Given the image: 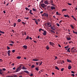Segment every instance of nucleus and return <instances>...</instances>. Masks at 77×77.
Here are the masks:
<instances>
[{
	"label": "nucleus",
	"instance_id": "obj_31",
	"mask_svg": "<svg viewBox=\"0 0 77 77\" xmlns=\"http://www.w3.org/2000/svg\"><path fill=\"white\" fill-rule=\"evenodd\" d=\"M17 59H20V58H21V57H20V56H18V57H17Z\"/></svg>",
	"mask_w": 77,
	"mask_h": 77
},
{
	"label": "nucleus",
	"instance_id": "obj_49",
	"mask_svg": "<svg viewBox=\"0 0 77 77\" xmlns=\"http://www.w3.org/2000/svg\"><path fill=\"white\" fill-rule=\"evenodd\" d=\"M50 23H47V25L48 26H49V25H50Z\"/></svg>",
	"mask_w": 77,
	"mask_h": 77
},
{
	"label": "nucleus",
	"instance_id": "obj_13",
	"mask_svg": "<svg viewBox=\"0 0 77 77\" xmlns=\"http://www.w3.org/2000/svg\"><path fill=\"white\" fill-rule=\"evenodd\" d=\"M24 72H26V73H27V74H29V71H28L24 70Z\"/></svg>",
	"mask_w": 77,
	"mask_h": 77
},
{
	"label": "nucleus",
	"instance_id": "obj_6",
	"mask_svg": "<svg viewBox=\"0 0 77 77\" xmlns=\"http://www.w3.org/2000/svg\"><path fill=\"white\" fill-rule=\"evenodd\" d=\"M8 54V56H11V54H10V53H11V51L9 50L8 51V52H7Z\"/></svg>",
	"mask_w": 77,
	"mask_h": 77
},
{
	"label": "nucleus",
	"instance_id": "obj_2",
	"mask_svg": "<svg viewBox=\"0 0 77 77\" xmlns=\"http://www.w3.org/2000/svg\"><path fill=\"white\" fill-rule=\"evenodd\" d=\"M20 68L21 66H20L18 68L16 71V72H19V71H20V69H21Z\"/></svg>",
	"mask_w": 77,
	"mask_h": 77
},
{
	"label": "nucleus",
	"instance_id": "obj_41",
	"mask_svg": "<svg viewBox=\"0 0 77 77\" xmlns=\"http://www.w3.org/2000/svg\"><path fill=\"white\" fill-rule=\"evenodd\" d=\"M14 27H15V26H16V23H14Z\"/></svg>",
	"mask_w": 77,
	"mask_h": 77
},
{
	"label": "nucleus",
	"instance_id": "obj_1",
	"mask_svg": "<svg viewBox=\"0 0 77 77\" xmlns=\"http://www.w3.org/2000/svg\"><path fill=\"white\" fill-rule=\"evenodd\" d=\"M48 13H44L43 14H42V17H48Z\"/></svg>",
	"mask_w": 77,
	"mask_h": 77
},
{
	"label": "nucleus",
	"instance_id": "obj_52",
	"mask_svg": "<svg viewBox=\"0 0 77 77\" xmlns=\"http://www.w3.org/2000/svg\"><path fill=\"white\" fill-rule=\"evenodd\" d=\"M30 14H31V15H33V14L32 12H29Z\"/></svg>",
	"mask_w": 77,
	"mask_h": 77
},
{
	"label": "nucleus",
	"instance_id": "obj_45",
	"mask_svg": "<svg viewBox=\"0 0 77 77\" xmlns=\"http://www.w3.org/2000/svg\"><path fill=\"white\" fill-rule=\"evenodd\" d=\"M72 76H73V77H74V76H75V75H74V74H72Z\"/></svg>",
	"mask_w": 77,
	"mask_h": 77
},
{
	"label": "nucleus",
	"instance_id": "obj_17",
	"mask_svg": "<svg viewBox=\"0 0 77 77\" xmlns=\"http://www.w3.org/2000/svg\"><path fill=\"white\" fill-rule=\"evenodd\" d=\"M67 10L66 9H63L62 10V12H63V11H66Z\"/></svg>",
	"mask_w": 77,
	"mask_h": 77
},
{
	"label": "nucleus",
	"instance_id": "obj_53",
	"mask_svg": "<svg viewBox=\"0 0 77 77\" xmlns=\"http://www.w3.org/2000/svg\"><path fill=\"white\" fill-rule=\"evenodd\" d=\"M3 61V60L2 59H0V62H2Z\"/></svg>",
	"mask_w": 77,
	"mask_h": 77
},
{
	"label": "nucleus",
	"instance_id": "obj_42",
	"mask_svg": "<svg viewBox=\"0 0 77 77\" xmlns=\"http://www.w3.org/2000/svg\"><path fill=\"white\" fill-rule=\"evenodd\" d=\"M69 47V45H67V46L65 47H64V48H68Z\"/></svg>",
	"mask_w": 77,
	"mask_h": 77
},
{
	"label": "nucleus",
	"instance_id": "obj_62",
	"mask_svg": "<svg viewBox=\"0 0 77 77\" xmlns=\"http://www.w3.org/2000/svg\"><path fill=\"white\" fill-rule=\"evenodd\" d=\"M32 12V10H30V11H29V13L30 12Z\"/></svg>",
	"mask_w": 77,
	"mask_h": 77
},
{
	"label": "nucleus",
	"instance_id": "obj_7",
	"mask_svg": "<svg viewBox=\"0 0 77 77\" xmlns=\"http://www.w3.org/2000/svg\"><path fill=\"white\" fill-rule=\"evenodd\" d=\"M44 3L45 4H46V5H48V1H45Z\"/></svg>",
	"mask_w": 77,
	"mask_h": 77
},
{
	"label": "nucleus",
	"instance_id": "obj_40",
	"mask_svg": "<svg viewBox=\"0 0 77 77\" xmlns=\"http://www.w3.org/2000/svg\"><path fill=\"white\" fill-rule=\"evenodd\" d=\"M7 48L8 50H9V49H10V48H9V46H7Z\"/></svg>",
	"mask_w": 77,
	"mask_h": 77
},
{
	"label": "nucleus",
	"instance_id": "obj_26",
	"mask_svg": "<svg viewBox=\"0 0 77 77\" xmlns=\"http://www.w3.org/2000/svg\"><path fill=\"white\" fill-rule=\"evenodd\" d=\"M67 62H71V61L70 60H69V59H67Z\"/></svg>",
	"mask_w": 77,
	"mask_h": 77
},
{
	"label": "nucleus",
	"instance_id": "obj_28",
	"mask_svg": "<svg viewBox=\"0 0 77 77\" xmlns=\"http://www.w3.org/2000/svg\"><path fill=\"white\" fill-rule=\"evenodd\" d=\"M46 48L47 50H48L49 49V47H48V46H47L46 47Z\"/></svg>",
	"mask_w": 77,
	"mask_h": 77
},
{
	"label": "nucleus",
	"instance_id": "obj_21",
	"mask_svg": "<svg viewBox=\"0 0 77 77\" xmlns=\"http://www.w3.org/2000/svg\"><path fill=\"white\" fill-rule=\"evenodd\" d=\"M70 26L73 29H74V26H72V25H70Z\"/></svg>",
	"mask_w": 77,
	"mask_h": 77
},
{
	"label": "nucleus",
	"instance_id": "obj_58",
	"mask_svg": "<svg viewBox=\"0 0 77 77\" xmlns=\"http://www.w3.org/2000/svg\"><path fill=\"white\" fill-rule=\"evenodd\" d=\"M6 77H13V76H6Z\"/></svg>",
	"mask_w": 77,
	"mask_h": 77
},
{
	"label": "nucleus",
	"instance_id": "obj_38",
	"mask_svg": "<svg viewBox=\"0 0 77 77\" xmlns=\"http://www.w3.org/2000/svg\"><path fill=\"white\" fill-rule=\"evenodd\" d=\"M35 69L36 70V71H39V69H38V68H36Z\"/></svg>",
	"mask_w": 77,
	"mask_h": 77
},
{
	"label": "nucleus",
	"instance_id": "obj_47",
	"mask_svg": "<svg viewBox=\"0 0 77 77\" xmlns=\"http://www.w3.org/2000/svg\"><path fill=\"white\" fill-rule=\"evenodd\" d=\"M71 72L72 73H73V74H74L75 73V72H74V71H72Z\"/></svg>",
	"mask_w": 77,
	"mask_h": 77
},
{
	"label": "nucleus",
	"instance_id": "obj_56",
	"mask_svg": "<svg viewBox=\"0 0 77 77\" xmlns=\"http://www.w3.org/2000/svg\"><path fill=\"white\" fill-rule=\"evenodd\" d=\"M40 29L41 30H42V31H43L44 32V29Z\"/></svg>",
	"mask_w": 77,
	"mask_h": 77
},
{
	"label": "nucleus",
	"instance_id": "obj_63",
	"mask_svg": "<svg viewBox=\"0 0 77 77\" xmlns=\"http://www.w3.org/2000/svg\"><path fill=\"white\" fill-rule=\"evenodd\" d=\"M56 14H57V15H58V14H59V13H58V12H56Z\"/></svg>",
	"mask_w": 77,
	"mask_h": 77
},
{
	"label": "nucleus",
	"instance_id": "obj_54",
	"mask_svg": "<svg viewBox=\"0 0 77 77\" xmlns=\"http://www.w3.org/2000/svg\"><path fill=\"white\" fill-rule=\"evenodd\" d=\"M33 75L32 74H31L29 75V76H33Z\"/></svg>",
	"mask_w": 77,
	"mask_h": 77
},
{
	"label": "nucleus",
	"instance_id": "obj_15",
	"mask_svg": "<svg viewBox=\"0 0 77 77\" xmlns=\"http://www.w3.org/2000/svg\"><path fill=\"white\" fill-rule=\"evenodd\" d=\"M71 68H72V67L71 66H69L68 67V69H71Z\"/></svg>",
	"mask_w": 77,
	"mask_h": 77
},
{
	"label": "nucleus",
	"instance_id": "obj_50",
	"mask_svg": "<svg viewBox=\"0 0 77 77\" xmlns=\"http://www.w3.org/2000/svg\"><path fill=\"white\" fill-rule=\"evenodd\" d=\"M3 71H6V69L5 68H3Z\"/></svg>",
	"mask_w": 77,
	"mask_h": 77
},
{
	"label": "nucleus",
	"instance_id": "obj_10",
	"mask_svg": "<svg viewBox=\"0 0 77 77\" xmlns=\"http://www.w3.org/2000/svg\"><path fill=\"white\" fill-rule=\"evenodd\" d=\"M64 17H67V18H69V16H68V15H64Z\"/></svg>",
	"mask_w": 77,
	"mask_h": 77
},
{
	"label": "nucleus",
	"instance_id": "obj_27",
	"mask_svg": "<svg viewBox=\"0 0 77 77\" xmlns=\"http://www.w3.org/2000/svg\"><path fill=\"white\" fill-rule=\"evenodd\" d=\"M21 20L20 19H19L17 20V21L18 22H19V23L21 22Z\"/></svg>",
	"mask_w": 77,
	"mask_h": 77
},
{
	"label": "nucleus",
	"instance_id": "obj_24",
	"mask_svg": "<svg viewBox=\"0 0 77 77\" xmlns=\"http://www.w3.org/2000/svg\"><path fill=\"white\" fill-rule=\"evenodd\" d=\"M32 10H33V11H34L35 12H36V9L34 8H33Z\"/></svg>",
	"mask_w": 77,
	"mask_h": 77
},
{
	"label": "nucleus",
	"instance_id": "obj_57",
	"mask_svg": "<svg viewBox=\"0 0 77 77\" xmlns=\"http://www.w3.org/2000/svg\"><path fill=\"white\" fill-rule=\"evenodd\" d=\"M9 45H11V46H12V45H13V44H10Z\"/></svg>",
	"mask_w": 77,
	"mask_h": 77
},
{
	"label": "nucleus",
	"instance_id": "obj_14",
	"mask_svg": "<svg viewBox=\"0 0 77 77\" xmlns=\"http://www.w3.org/2000/svg\"><path fill=\"white\" fill-rule=\"evenodd\" d=\"M22 69L26 70L27 69V68L25 67L24 66H23L22 68Z\"/></svg>",
	"mask_w": 77,
	"mask_h": 77
},
{
	"label": "nucleus",
	"instance_id": "obj_23",
	"mask_svg": "<svg viewBox=\"0 0 77 77\" xmlns=\"http://www.w3.org/2000/svg\"><path fill=\"white\" fill-rule=\"evenodd\" d=\"M0 33H2V34L5 33V32H4L2 31H1L0 30Z\"/></svg>",
	"mask_w": 77,
	"mask_h": 77
},
{
	"label": "nucleus",
	"instance_id": "obj_32",
	"mask_svg": "<svg viewBox=\"0 0 77 77\" xmlns=\"http://www.w3.org/2000/svg\"><path fill=\"white\" fill-rule=\"evenodd\" d=\"M56 25L57 26H58V27H59L60 26V25H59V24L58 23H57Z\"/></svg>",
	"mask_w": 77,
	"mask_h": 77
},
{
	"label": "nucleus",
	"instance_id": "obj_34",
	"mask_svg": "<svg viewBox=\"0 0 77 77\" xmlns=\"http://www.w3.org/2000/svg\"><path fill=\"white\" fill-rule=\"evenodd\" d=\"M51 32L52 33H55V32H54V30H51Z\"/></svg>",
	"mask_w": 77,
	"mask_h": 77
},
{
	"label": "nucleus",
	"instance_id": "obj_20",
	"mask_svg": "<svg viewBox=\"0 0 77 77\" xmlns=\"http://www.w3.org/2000/svg\"><path fill=\"white\" fill-rule=\"evenodd\" d=\"M23 47L24 48L26 49L27 48V46L26 45H24L23 46Z\"/></svg>",
	"mask_w": 77,
	"mask_h": 77
},
{
	"label": "nucleus",
	"instance_id": "obj_48",
	"mask_svg": "<svg viewBox=\"0 0 77 77\" xmlns=\"http://www.w3.org/2000/svg\"><path fill=\"white\" fill-rule=\"evenodd\" d=\"M15 65V64L14 63H12L11 64L12 66H14V65Z\"/></svg>",
	"mask_w": 77,
	"mask_h": 77
},
{
	"label": "nucleus",
	"instance_id": "obj_18",
	"mask_svg": "<svg viewBox=\"0 0 77 77\" xmlns=\"http://www.w3.org/2000/svg\"><path fill=\"white\" fill-rule=\"evenodd\" d=\"M71 39V38H67V41H70Z\"/></svg>",
	"mask_w": 77,
	"mask_h": 77
},
{
	"label": "nucleus",
	"instance_id": "obj_51",
	"mask_svg": "<svg viewBox=\"0 0 77 77\" xmlns=\"http://www.w3.org/2000/svg\"><path fill=\"white\" fill-rule=\"evenodd\" d=\"M16 68V67H14L13 68V70H15V69Z\"/></svg>",
	"mask_w": 77,
	"mask_h": 77
},
{
	"label": "nucleus",
	"instance_id": "obj_12",
	"mask_svg": "<svg viewBox=\"0 0 77 77\" xmlns=\"http://www.w3.org/2000/svg\"><path fill=\"white\" fill-rule=\"evenodd\" d=\"M51 29L52 30H55V28H54V26H53L51 27Z\"/></svg>",
	"mask_w": 77,
	"mask_h": 77
},
{
	"label": "nucleus",
	"instance_id": "obj_46",
	"mask_svg": "<svg viewBox=\"0 0 77 77\" xmlns=\"http://www.w3.org/2000/svg\"><path fill=\"white\" fill-rule=\"evenodd\" d=\"M36 65H39V64L38 63L36 62Z\"/></svg>",
	"mask_w": 77,
	"mask_h": 77
},
{
	"label": "nucleus",
	"instance_id": "obj_35",
	"mask_svg": "<svg viewBox=\"0 0 77 77\" xmlns=\"http://www.w3.org/2000/svg\"><path fill=\"white\" fill-rule=\"evenodd\" d=\"M10 42H11V43L12 44H14V42L13 41H11Z\"/></svg>",
	"mask_w": 77,
	"mask_h": 77
},
{
	"label": "nucleus",
	"instance_id": "obj_19",
	"mask_svg": "<svg viewBox=\"0 0 77 77\" xmlns=\"http://www.w3.org/2000/svg\"><path fill=\"white\" fill-rule=\"evenodd\" d=\"M38 62H39V63H41L39 64V66H41V65H42V61Z\"/></svg>",
	"mask_w": 77,
	"mask_h": 77
},
{
	"label": "nucleus",
	"instance_id": "obj_55",
	"mask_svg": "<svg viewBox=\"0 0 77 77\" xmlns=\"http://www.w3.org/2000/svg\"><path fill=\"white\" fill-rule=\"evenodd\" d=\"M37 21H38V22H39V21H40V20L39 19H38Z\"/></svg>",
	"mask_w": 77,
	"mask_h": 77
},
{
	"label": "nucleus",
	"instance_id": "obj_5",
	"mask_svg": "<svg viewBox=\"0 0 77 77\" xmlns=\"http://www.w3.org/2000/svg\"><path fill=\"white\" fill-rule=\"evenodd\" d=\"M44 33H43V35H47V31H44Z\"/></svg>",
	"mask_w": 77,
	"mask_h": 77
},
{
	"label": "nucleus",
	"instance_id": "obj_3",
	"mask_svg": "<svg viewBox=\"0 0 77 77\" xmlns=\"http://www.w3.org/2000/svg\"><path fill=\"white\" fill-rule=\"evenodd\" d=\"M41 7H42V8H45V6H46V5L44 3H42V4H41Z\"/></svg>",
	"mask_w": 77,
	"mask_h": 77
},
{
	"label": "nucleus",
	"instance_id": "obj_25",
	"mask_svg": "<svg viewBox=\"0 0 77 77\" xmlns=\"http://www.w3.org/2000/svg\"><path fill=\"white\" fill-rule=\"evenodd\" d=\"M35 23L36 24H38V21H37L36 20H35Z\"/></svg>",
	"mask_w": 77,
	"mask_h": 77
},
{
	"label": "nucleus",
	"instance_id": "obj_11",
	"mask_svg": "<svg viewBox=\"0 0 77 77\" xmlns=\"http://www.w3.org/2000/svg\"><path fill=\"white\" fill-rule=\"evenodd\" d=\"M51 9H52V10H53V9H55V7H54V6H52L51 8Z\"/></svg>",
	"mask_w": 77,
	"mask_h": 77
},
{
	"label": "nucleus",
	"instance_id": "obj_44",
	"mask_svg": "<svg viewBox=\"0 0 77 77\" xmlns=\"http://www.w3.org/2000/svg\"><path fill=\"white\" fill-rule=\"evenodd\" d=\"M29 36H27L26 37V39H29Z\"/></svg>",
	"mask_w": 77,
	"mask_h": 77
},
{
	"label": "nucleus",
	"instance_id": "obj_39",
	"mask_svg": "<svg viewBox=\"0 0 77 77\" xmlns=\"http://www.w3.org/2000/svg\"><path fill=\"white\" fill-rule=\"evenodd\" d=\"M64 70V68H63L61 69V71H63V70Z\"/></svg>",
	"mask_w": 77,
	"mask_h": 77
},
{
	"label": "nucleus",
	"instance_id": "obj_8",
	"mask_svg": "<svg viewBox=\"0 0 77 77\" xmlns=\"http://www.w3.org/2000/svg\"><path fill=\"white\" fill-rule=\"evenodd\" d=\"M3 72L2 71V69H0V74H3Z\"/></svg>",
	"mask_w": 77,
	"mask_h": 77
},
{
	"label": "nucleus",
	"instance_id": "obj_9",
	"mask_svg": "<svg viewBox=\"0 0 77 77\" xmlns=\"http://www.w3.org/2000/svg\"><path fill=\"white\" fill-rule=\"evenodd\" d=\"M33 61H39V59H33Z\"/></svg>",
	"mask_w": 77,
	"mask_h": 77
},
{
	"label": "nucleus",
	"instance_id": "obj_61",
	"mask_svg": "<svg viewBox=\"0 0 77 77\" xmlns=\"http://www.w3.org/2000/svg\"><path fill=\"white\" fill-rule=\"evenodd\" d=\"M74 47H73L71 48V50H73V49H74Z\"/></svg>",
	"mask_w": 77,
	"mask_h": 77
},
{
	"label": "nucleus",
	"instance_id": "obj_33",
	"mask_svg": "<svg viewBox=\"0 0 77 77\" xmlns=\"http://www.w3.org/2000/svg\"><path fill=\"white\" fill-rule=\"evenodd\" d=\"M44 3V1L43 0H42L40 2V3Z\"/></svg>",
	"mask_w": 77,
	"mask_h": 77
},
{
	"label": "nucleus",
	"instance_id": "obj_60",
	"mask_svg": "<svg viewBox=\"0 0 77 77\" xmlns=\"http://www.w3.org/2000/svg\"><path fill=\"white\" fill-rule=\"evenodd\" d=\"M58 46L59 47H61V46L60 45H58Z\"/></svg>",
	"mask_w": 77,
	"mask_h": 77
},
{
	"label": "nucleus",
	"instance_id": "obj_59",
	"mask_svg": "<svg viewBox=\"0 0 77 77\" xmlns=\"http://www.w3.org/2000/svg\"><path fill=\"white\" fill-rule=\"evenodd\" d=\"M73 19H74V20H75V21H76V19H75V17H73Z\"/></svg>",
	"mask_w": 77,
	"mask_h": 77
},
{
	"label": "nucleus",
	"instance_id": "obj_43",
	"mask_svg": "<svg viewBox=\"0 0 77 77\" xmlns=\"http://www.w3.org/2000/svg\"><path fill=\"white\" fill-rule=\"evenodd\" d=\"M25 19H26V20H29V17H24Z\"/></svg>",
	"mask_w": 77,
	"mask_h": 77
},
{
	"label": "nucleus",
	"instance_id": "obj_64",
	"mask_svg": "<svg viewBox=\"0 0 77 77\" xmlns=\"http://www.w3.org/2000/svg\"><path fill=\"white\" fill-rule=\"evenodd\" d=\"M40 14H42V13H43V11H41L40 12Z\"/></svg>",
	"mask_w": 77,
	"mask_h": 77
},
{
	"label": "nucleus",
	"instance_id": "obj_29",
	"mask_svg": "<svg viewBox=\"0 0 77 77\" xmlns=\"http://www.w3.org/2000/svg\"><path fill=\"white\" fill-rule=\"evenodd\" d=\"M72 32H73V33H75V34H77V32H74V30H73Z\"/></svg>",
	"mask_w": 77,
	"mask_h": 77
},
{
	"label": "nucleus",
	"instance_id": "obj_4",
	"mask_svg": "<svg viewBox=\"0 0 77 77\" xmlns=\"http://www.w3.org/2000/svg\"><path fill=\"white\" fill-rule=\"evenodd\" d=\"M49 44H50V45H52V46H53L54 45V43L51 42H49Z\"/></svg>",
	"mask_w": 77,
	"mask_h": 77
},
{
	"label": "nucleus",
	"instance_id": "obj_36",
	"mask_svg": "<svg viewBox=\"0 0 77 77\" xmlns=\"http://www.w3.org/2000/svg\"><path fill=\"white\" fill-rule=\"evenodd\" d=\"M12 52L13 53H15V50H13L12 51Z\"/></svg>",
	"mask_w": 77,
	"mask_h": 77
},
{
	"label": "nucleus",
	"instance_id": "obj_16",
	"mask_svg": "<svg viewBox=\"0 0 77 77\" xmlns=\"http://www.w3.org/2000/svg\"><path fill=\"white\" fill-rule=\"evenodd\" d=\"M25 9L26 11H30V9H29L28 8H27V7H26L25 8Z\"/></svg>",
	"mask_w": 77,
	"mask_h": 77
},
{
	"label": "nucleus",
	"instance_id": "obj_22",
	"mask_svg": "<svg viewBox=\"0 0 77 77\" xmlns=\"http://www.w3.org/2000/svg\"><path fill=\"white\" fill-rule=\"evenodd\" d=\"M55 69H57V70H59V68H58V67L56 66H55Z\"/></svg>",
	"mask_w": 77,
	"mask_h": 77
},
{
	"label": "nucleus",
	"instance_id": "obj_37",
	"mask_svg": "<svg viewBox=\"0 0 77 77\" xmlns=\"http://www.w3.org/2000/svg\"><path fill=\"white\" fill-rule=\"evenodd\" d=\"M68 5H69V6H71V5H72V4L68 3Z\"/></svg>",
	"mask_w": 77,
	"mask_h": 77
},
{
	"label": "nucleus",
	"instance_id": "obj_30",
	"mask_svg": "<svg viewBox=\"0 0 77 77\" xmlns=\"http://www.w3.org/2000/svg\"><path fill=\"white\" fill-rule=\"evenodd\" d=\"M35 68V66L34 65H32L31 66L32 68Z\"/></svg>",
	"mask_w": 77,
	"mask_h": 77
}]
</instances>
